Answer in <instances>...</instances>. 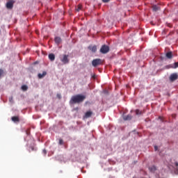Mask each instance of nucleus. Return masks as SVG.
Segmentation results:
<instances>
[{
    "label": "nucleus",
    "mask_w": 178,
    "mask_h": 178,
    "mask_svg": "<svg viewBox=\"0 0 178 178\" xmlns=\"http://www.w3.org/2000/svg\"><path fill=\"white\" fill-rule=\"evenodd\" d=\"M86 99L85 95H76L72 97L70 104H81Z\"/></svg>",
    "instance_id": "1"
},
{
    "label": "nucleus",
    "mask_w": 178,
    "mask_h": 178,
    "mask_svg": "<svg viewBox=\"0 0 178 178\" xmlns=\"http://www.w3.org/2000/svg\"><path fill=\"white\" fill-rule=\"evenodd\" d=\"M102 60H101V58H96L92 61V66H94V67H97V66H99V65H102Z\"/></svg>",
    "instance_id": "2"
},
{
    "label": "nucleus",
    "mask_w": 178,
    "mask_h": 178,
    "mask_svg": "<svg viewBox=\"0 0 178 178\" xmlns=\"http://www.w3.org/2000/svg\"><path fill=\"white\" fill-rule=\"evenodd\" d=\"M101 54H108L109 52V46L108 45H102L100 49Z\"/></svg>",
    "instance_id": "3"
},
{
    "label": "nucleus",
    "mask_w": 178,
    "mask_h": 178,
    "mask_svg": "<svg viewBox=\"0 0 178 178\" xmlns=\"http://www.w3.org/2000/svg\"><path fill=\"white\" fill-rule=\"evenodd\" d=\"M60 60L63 62V63H64V65L69 63V55H63V57L60 59Z\"/></svg>",
    "instance_id": "4"
},
{
    "label": "nucleus",
    "mask_w": 178,
    "mask_h": 178,
    "mask_svg": "<svg viewBox=\"0 0 178 178\" xmlns=\"http://www.w3.org/2000/svg\"><path fill=\"white\" fill-rule=\"evenodd\" d=\"M177 79H178V75L176 73L171 74L170 76V81H175V80H177Z\"/></svg>",
    "instance_id": "5"
},
{
    "label": "nucleus",
    "mask_w": 178,
    "mask_h": 178,
    "mask_svg": "<svg viewBox=\"0 0 178 178\" xmlns=\"http://www.w3.org/2000/svg\"><path fill=\"white\" fill-rule=\"evenodd\" d=\"M92 116V111H87L83 115V119H88V118H91Z\"/></svg>",
    "instance_id": "6"
},
{
    "label": "nucleus",
    "mask_w": 178,
    "mask_h": 178,
    "mask_svg": "<svg viewBox=\"0 0 178 178\" xmlns=\"http://www.w3.org/2000/svg\"><path fill=\"white\" fill-rule=\"evenodd\" d=\"M7 9H13V1H10L6 3Z\"/></svg>",
    "instance_id": "7"
},
{
    "label": "nucleus",
    "mask_w": 178,
    "mask_h": 178,
    "mask_svg": "<svg viewBox=\"0 0 178 178\" xmlns=\"http://www.w3.org/2000/svg\"><path fill=\"white\" fill-rule=\"evenodd\" d=\"M11 120L14 123H19V122H20V119L18 116H13L11 118Z\"/></svg>",
    "instance_id": "8"
},
{
    "label": "nucleus",
    "mask_w": 178,
    "mask_h": 178,
    "mask_svg": "<svg viewBox=\"0 0 178 178\" xmlns=\"http://www.w3.org/2000/svg\"><path fill=\"white\" fill-rule=\"evenodd\" d=\"M88 49H90V51H91L92 52H97V46L94 45V46H89L88 47Z\"/></svg>",
    "instance_id": "9"
},
{
    "label": "nucleus",
    "mask_w": 178,
    "mask_h": 178,
    "mask_svg": "<svg viewBox=\"0 0 178 178\" xmlns=\"http://www.w3.org/2000/svg\"><path fill=\"white\" fill-rule=\"evenodd\" d=\"M165 56L168 59H172V58H173V54L172 51H168L165 54Z\"/></svg>",
    "instance_id": "10"
},
{
    "label": "nucleus",
    "mask_w": 178,
    "mask_h": 178,
    "mask_svg": "<svg viewBox=\"0 0 178 178\" xmlns=\"http://www.w3.org/2000/svg\"><path fill=\"white\" fill-rule=\"evenodd\" d=\"M47 76V72L44 71L42 72V74H38V79H44V77H45Z\"/></svg>",
    "instance_id": "11"
},
{
    "label": "nucleus",
    "mask_w": 178,
    "mask_h": 178,
    "mask_svg": "<svg viewBox=\"0 0 178 178\" xmlns=\"http://www.w3.org/2000/svg\"><path fill=\"white\" fill-rule=\"evenodd\" d=\"M149 170L152 173H154V172L156 170V167L155 165H152V166L149 167Z\"/></svg>",
    "instance_id": "12"
},
{
    "label": "nucleus",
    "mask_w": 178,
    "mask_h": 178,
    "mask_svg": "<svg viewBox=\"0 0 178 178\" xmlns=\"http://www.w3.org/2000/svg\"><path fill=\"white\" fill-rule=\"evenodd\" d=\"M54 41L56 42V44H60V42H62V39L59 37H56L55 39H54Z\"/></svg>",
    "instance_id": "13"
},
{
    "label": "nucleus",
    "mask_w": 178,
    "mask_h": 178,
    "mask_svg": "<svg viewBox=\"0 0 178 178\" xmlns=\"http://www.w3.org/2000/svg\"><path fill=\"white\" fill-rule=\"evenodd\" d=\"M49 59H50L51 62H54V60H55V54H49Z\"/></svg>",
    "instance_id": "14"
},
{
    "label": "nucleus",
    "mask_w": 178,
    "mask_h": 178,
    "mask_svg": "<svg viewBox=\"0 0 178 178\" xmlns=\"http://www.w3.org/2000/svg\"><path fill=\"white\" fill-rule=\"evenodd\" d=\"M131 115H127L123 117L124 120H131L132 119Z\"/></svg>",
    "instance_id": "15"
},
{
    "label": "nucleus",
    "mask_w": 178,
    "mask_h": 178,
    "mask_svg": "<svg viewBox=\"0 0 178 178\" xmlns=\"http://www.w3.org/2000/svg\"><path fill=\"white\" fill-rule=\"evenodd\" d=\"M152 9H153L154 12H157V10H159L161 9V8L156 5H154L152 6Z\"/></svg>",
    "instance_id": "16"
},
{
    "label": "nucleus",
    "mask_w": 178,
    "mask_h": 178,
    "mask_svg": "<svg viewBox=\"0 0 178 178\" xmlns=\"http://www.w3.org/2000/svg\"><path fill=\"white\" fill-rule=\"evenodd\" d=\"M21 88L22 91H27V90H29V87H27L26 85H23Z\"/></svg>",
    "instance_id": "17"
},
{
    "label": "nucleus",
    "mask_w": 178,
    "mask_h": 178,
    "mask_svg": "<svg viewBox=\"0 0 178 178\" xmlns=\"http://www.w3.org/2000/svg\"><path fill=\"white\" fill-rule=\"evenodd\" d=\"M81 8H83V6H81V4H79L77 6V8L76 9V12H80V10H81Z\"/></svg>",
    "instance_id": "18"
},
{
    "label": "nucleus",
    "mask_w": 178,
    "mask_h": 178,
    "mask_svg": "<svg viewBox=\"0 0 178 178\" xmlns=\"http://www.w3.org/2000/svg\"><path fill=\"white\" fill-rule=\"evenodd\" d=\"M136 115H141L143 113L139 109L136 110Z\"/></svg>",
    "instance_id": "19"
},
{
    "label": "nucleus",
    "mask_w": 178,
    "mask_h": 178,
    "mask_svg": "<svg viewBox=\"0 0 178 178\" xmlns=\"http://www.w3.org/2000/svg\"><path fill=\"white\" fill-rule=\"evenodd\" d=\"M58 144H59L60 145H63V139H59V143H58Z\"/></svg>",
    "instance_id": "20"
},
{
    "label": "nucleus",
    "mask_w": 178,
    "mask_h": 178,
    "mask_svg": "<svg viewBox=\"0 0 178 178\" xmlns=\"http://www.w3.org/2000/svg\"><path fill=\"white\" fill-rule=\"evenodd\" d=\"M56 97L57 98H58V99H60V98H62V95L59 93L56 95Z\"/></svg>",
    "instance_id": "21"
},
{
    "label": "nucleus",
    "mask_w": 178,
    "mask_h": 178,
    "mask_svg": "<svg viewBox=\"0 0 178 178\" xmlns=\"http://www.w3.org/2000/svg\"><path fill=\"white\" fill-rule=\"evenodd\" d=\"M2 74H3V70L0 69V77L2 76Z\"/></svg>",
    "instance_id": "22"
},
{
    "label": "nucleus",
    "mask_w": 178,
    "mask_h": 178,
    "mask_svg": "<svg viewBox=\"0 0 178 178\" xmlns=\"http://www.w3.org/2000/svg\"><path fill=\"white\" fill-rule=\"evenodd\" d=\"M9 102H13V97H10V98H9Z\"/></svg>",
    "instance_id": "23"
},
{
    "label": "nucleus",
    "mask_w": 178,
    "mask_h": 178,
    "mask_svg": "<svg viewBox=\"0 0 178 178\" xmlns=\"http://www.w3.org/2000/svg\"><path fill=\"white\" fill-rule=\"evenodd\" d=\"M178 67V62L175 63V69Z\"/></svg>",
    "instance_id": "24"
},
{
    "label": "nucleus",
    "mask_w": 178,
    "mask_h": 178,
    "mask_svg": "<svg viewBox=\"0 0 178 178\" xmlns=\"http://www.w3.org/2000/svg\"><path fill=\"white\" fill-rule=\"evenodd\" d=\"M111 0H102V2H104V3H107Z\"/></svg>",
    "instance_id": "25"
},
{
    "label": "nucleus",
    "mask_w": 178,
    "mask_h": 178,
    "mask_svg": "<svg viewBox=\"0 0 178 178\" xmlns=\"http://www.w3.org/2000/svg\"><path fill=\"white\" fill-rule=\"evenodd\" d=\"M42 152L44 155H47V150L46 149H43Z\"/></svg>",
    "instance_id": "26"
},
{
    "label": "nucleus",
    "mask_w": 178,
    "mask_h": 178,
    "mask_svg": "<svg viewBox=\"0 0 178 178\" xmlns=\"http://www.w3.org/2000/svg\"><path fill=\"white\" fill-rule=\"evenodd\" d=\"M155 151H158V146H154Z\"/></svg>",
    "instance_id": "27"
},
{
    "label": "nucleus",
    "mask_w": 178,
    "mask_h": 178,
    "mask_svg": "<svg viewBox=\"0 0 178 178\" xmlns=\"http://www.w3.org/2000/svg\"><path fill=\"white\" fill-rule=\"evenodd\" d=\"M175 166H178V163H177V162H175Z\"/></svg>",
    "instance_id": "28"
},
{
    "label": "nucleus",
    "mask_w": 178,
    "mask_h": 178,
    "mask_svg": "<svg viewBox=\"0 0 178 178\" xmlns=\"http://www.w3.org/2000/svg\"><path fill=\"white\" fill-rule=\"evenodd\" d=\"M31 151H34V147H31Z\"/></svg>",
    "instance_id": "29"
},
{
    "label": "nucleus",
    "mask_w": 178,
    "mask_h": 178,
    "mask_svg": "<svg viewBox=\"0 0 178 178\" xmlns=\"http://www.w3.org/2000/svg\"><path fill=\"white\" fill-rule=\"evenodd\" d=\"M92 78H93V79H95V75H93V76H92Z\"/></svg>",
    "instance_id": "30"
},
{
    "label": "nucleus",
    "mask_w": 178,
    "mask_h": 178,
    "mask_svg": "<svg viewBox=\"0 0 178 178\" xmlns=\"http://www.w3.org/2000/svg\"><path fill=\"white\" fill-rule=\"evenodd\" d=\"M26 134H28V135H29V132H28V131H26Z\"/></svg>",
    "instance_id": "31"
}]
</instances>
